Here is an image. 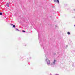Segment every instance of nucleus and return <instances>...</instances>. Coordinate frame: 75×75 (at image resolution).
Instances as JSON below:
<instances>
[{"instance_id":"20e7f679","label":"nucleus","mask_w":75,"mask_h":75,"mask_svg":"<svg viewBox=\"0 0 75 75\" xmlns=\"http://www.w3.org/2000/svg\"><path fill=\"white\" fill-rule=\"evenodd\" d=\"M67 34H68L69 35H70V34H71V33H70V32H67Z\"/></svg>"},{"instance_id":"7ed1b4c3","label":"nucleus","mask_w":75,"mask_h":75,"mask_svg":"<svg viewBox=\"0 0 75 75\" xmlns=\"http://www.w3.org/2000/svg\"><path fill=\"white\" fill-rule=\"evenodd\" d=\"M9 4H10V3H8L6 4V6L8 7H9Z\"/></svg>"},{"instance_id":"f257e3e1","label":"nucleus","mask_w":75,"mask_h":75,"mask_svg":"<svg viewBox=\"0 0 75 75\" xmlns=\"http://www.w3.org/2000/svg\"><path fill=\"white\" fill-rule=\"evenodd\" d=\"M45 61L46 62V63L47 65H50V60L48 59V58H46Z\"/></svg>"},{"instance_id":"423d86ee","label":"nucleus","mask_w":75,"mask_h":75,"mask_svg":"<svg viewBox=\"0 0 75 75\" xmlns=\"http://www.w3.org/2000/svg\"><path fill=\"white\" fill-rule=\"evenodd\" d=\"M54 2H57V0H54Z\"/></svg>"},{"instance_id":"9d476101","label":"nucleus","mask_w":75,"mask_h":75,"mask_svg":"<svg viewBox=\"0 0 75 75\" xmlns=\"http://www.w3.org/2000/svg\"><path fill=\"white\" fill-rule=\"evenodd\" d=\"M68 47V45H67L66 47Z\"/></svg>"},{"instance_id":"f03ea898","label":"nucleus","mask_w":75,"mask_h":75,"mask_svg":"<svg viewBox=\"0 0 75 75\" xmlns=\"http://www.w3.org/2000/svg\"><path fill=\"white\" fill-rule=\"evenodd\" d=\"M56 60H54V61L52 63V65H55V62Z\"/></svg>"},{"instance_id":"f8f14e48","label":"nucleus","mask_w":75,"mask_h":75,"mask_svg":"<svg viewBox=\"0 0 75 75\" xmlns=\"http://www.w3.org/2000/svg\"><path fill=\"white\" fill-rule=\"evenodd\" d=\"M55 75H59L58 74H56Z\"/></svg>"},{"instance_id":"4468645a","label":"nucleus","mask_w":75,"mask_h":75,"mask_svg":"<svg viewBox=\"0 0 75 75\" xmlns=\"http://www.w3.org/2000/svg\"><path fill=\"white\" fill-rule=\"evenodd\" d=\"M11 25H13L12 24H11Z\"/></svg>"},{"instance_id":"1a4fd4ad","label":"nucleus","mask_w":75,"mask_h":75,"mask_svg":"<svg viewBox=\"0 0 75 75\" xmlns=\"http://www.w3.org/2000/svg\"><path fill=\"white\" fill-rule=\"evenodd\" d=\"M23 32H24V33H25V31H24V30H23Z\"/></svg>"},{"instance_id":"0eeeda50","label":"nucleus","mask_w":75,"mask_h":75,"mask_svg":"<svg viewBox=\"0 0 75 75\" xmlns=\"http://www.w3.org/2000/svg\"><path fill=\"white\" fill-rule=\"evenodd\" d=\"M0 15H3V13H0Z\"/></svg>"},{"instance_id":"39448f33","label":"nucleus","mask_w":75,"mask_h":75,"mask_svg":"<svg viewBox=\"0 0 75 75\" xmlns=\"http://www.w3.org/2000/svg\"><path fill=\"white\" fill-rule=\"evenodd\" d=\"M13 28H15L16 27V25H13Z\"/></svg>"},{"instance_id":"6e6552de","label":"nucleus","mask_w":75,"mask_h":75,"mask_svg":"<svg viewBox=\"0 0 75 75\" xmlns=\"http://www.w3.org/2000/svg\"><path fill=\"white\" fill-rule=\"evenodd\" d=\"M57 0L58 3L59 4V0Z\"/></svg>"},{"instance_id":"ddd939ff","label":"nucleus","mask_w":75,"mask_h":75,"mask_svg":"<svg viewBox=\"0 0 75 75\" xmlns=\"http://www.w3.org/2000/svg\"><path fill=\"white\" fill-rule=\"evenodd\" d=\"M54 55H55V53H54Z\"/></svg>"},{"instance_id":"9b49d317","label":"nucleus","mask_w":75,"mask_h":75,"mask_svg":"<svg viewBox=\"0 0 75 75\" xmlns=\"http://www.w3.org/2000/svg\"><path fill=\"white\" fill-rule=\"evenodd\" d=\"M16 30H17V31H19V30H18L17 29H16Z\"/></svg>"}]
</instances>
